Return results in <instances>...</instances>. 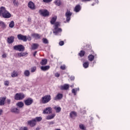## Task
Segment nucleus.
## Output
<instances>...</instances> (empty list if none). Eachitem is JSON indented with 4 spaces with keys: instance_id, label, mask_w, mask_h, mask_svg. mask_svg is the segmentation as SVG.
Listing matches in <instances>:
<instances>
[{
    "instance_id": "nucleus-45",
    "label": "nucleus",
    "mask_w": 130,
    "mask_h": 130,
    "mask_svg": "<svg viewBox=\"0 0 130 130\" xmlns=\"http://www.w3.org/2000/svg\"><path fill=\"white\" fill-rule=\"evenodd\" d=\"M20 130H28V127H21Z\"/></svg>"
},
{
    "instance_id": "nucleus-43",
    "label": "nucleus",
    "mask_w": 130,
    "mask_h": 130,
    "mask_svg": "<svg viewBox=\"0 0 130 130\" xmlns=\"http://www.w3.org/2000/svg\"><path fill=\"white\" fill-rule=\"evenodd\" d=\"M9 84H10V81H5L4 82L5 86H9Z\"/></svg>"
},
{
    "instance_id": "nucleus-28",
    "label": "nucleus",
    "mask_w": 130,
    "mask_h": 130,
    "mask_svg": "<svg viewBox=\"0 0 130 130\" xmlns=\"http://www.w3.org/2000/svg\"><path fill=\"white\" fill-rule=\"evenodd\" d=\"M40 63L42 66H45V64H47V59H43L40 62Z\"/></svg>"
},
{
    "instance_id": "nucleus-44",
    "label": "nucleus",
    "mask_w": 130,
    "mask_h": 130,
    "mask_svg": "<svg viewBox=\"0 0 130 130\" xmlns=\"http://www.w3.org/2000/svg\"><path fill=\"white\" fill-rule=\"evenodd\" d=\"M7 56H8V54H7V53H4L3 55H2V57L3 58H6Z\"/></svg>"
},
{
    "instance_id": "nucleus-49",
    "label": "nucleus",
    "mask_w": 130,
    "mask_h": 130,
    "mask_svg": "<svg viewBox=\"0 0 130 130\" xmlns=\"http://www.w3.org/2000/svg\"><path fill=\"white\" fill-rule=\"evenodd\" d=\"M60 75L58 73H57L55 74V76L56 77V78H59Z\"/></svg>"
},
{
    "instance_id": "nucleus-24",
    "label": "nucleus",
    "mask_w": 130,
    "mask_h": 130,
    "mask_svg": "<svg viewBox=\"0 0 130 130\" xmlns=\"http://www.w3.org/2000/svg\"><path fill=\"white\" fill-rule=\"evenodd\" d=\"M5 101H6V98H0V106L5 105Z\"/></svg>"
},
{
    "instance_id": "nucleus-54",
    "label": "nucleus",
    "mask_w": 130,
    "mask_h": 130,
    "mask_svg": "<svg viewBox=\"0 0 130 130\" xmlns=\"http://www.w3.org/2000/svg\"><path fill=\"white\" fill-rule=\"evenodd\" d=\"M37 53V51H35L33 54L34 56H36Z\"/></svg>"
},
{
    "instance_id": "nucleus-46",
    "label": "nucleus",
    "mask_w": 130,
    "mask_h": 130,
    "mask_svg": "<svg viewBox=\"0 0 130 130\" xmlns=\"http://www.w3.org/2000/svg\"><path fill=\"white\" fill-rule=\"evenodd\" d=\"M59 44L60 45V46H62V45L64 44V42H63V41H60L59 42Z\"/></svg>"
},
{
    "instance_id": "nucleus-57",
    "label": "nucleus",
    "mask_w": 130,
    "mask_h": 130,
    "mask_svg": "<svg viewBox=\"0 0 130 130\" xmlns=\"http://www.w3.org/2000/svg\"><path fill=\"white\" fill-rule=\"evenodd\" d=\"M96 3H97V4H98V3H99V1H98V0H97Z\"/></svg>"
},
{
    "instance_id": "nucleus-31",
    "label": "nucleus",
    "mask_w": 130,
    "mask_h": 130,
    "mask_svg": "<svg viewBox=\"0 0 130 130\" xmlns=\"http://www.w3.org/2000/svg\"><path fill=\"white\" fill-rule=\"evenodd\" d=\"M26 54H27V52H21L17 53V55L19 56V57L25 56Z\"/></svg>"
},
{
    "instance_id": "nucleus-61",
    "label": "nucleus",
    "mask_w": 130,
    "mask_h": 130,
    "mask_svg": "<svg viewBox=\"0 0 130 130\" xmlns=\"http://www.w3.org/2000/svg\"><path fill=\"white\" fill-rule=\"evenodd\" d=\"M10 100H8V102H10Z\"/></svg>"
},
{
    "instance_id": "nucleus-19",
    "label": "nucleus",
    "mask_w": 130,
    "mask_h": 130,
    "mask_svg": "<svg viewBox=\"0 0 130 130\" xmlns=\"http://www.w3.org/2000/svg\"><path fill=\"white\" fill-rule=\"evenodd\" d=\"M19 76V73H18L17 71H14L12 73H11V77L12 78H16Z\"/></svg>"
},
{
    "instance_id": "nucleus-8",
    "label": "nucleus",
    "mask_w": 130,
    "mask_h": 130,
    "mask_svg": "<svg viewBox=\"0 0 130 130\" xmlns=\"http://www.w3.org/2000/svg\"><path fill=\"white\" fill-rule=\"evenodd\" d=\"M43 114H51L52 113V108L51 107H47L43 111Z\"/></svg>"
},
{
    "instance_id": "nucleus-53",
    "label": "nucleus",
    "mask_w": 130,
    "mask_h": 130,
    "mask_svg": "<svg viewBox=\"0 0 130 130\" xmlns=\"http://www.w3.org/2000/svg\"><path fill=\"white\" fill-rule=\"evenodd\" d=\"M82 1V2H90L91 1V0H81Z\"/></svg>"
},
{
    "instance_id": "nucleus-26",
    "label": "nucleus",
    "mask_w": 130,
    "mask_h": 130,
    "mask_svg": "<svg viewBox=\"0 0 130 130\" xmlns=\"http://www.w3.org/2000/svg\"><path fill=\"white\" fill-rule=\"evenodd\" d=\"M94 58L95 56H94V55L92 54H90L88 56V60H89V61H93V60H94Z\"/></svg>"
},
{
    "instance_id": "nucleus-38",
    "label": "nucleus",
    "mask_w": 130,
    "mask_h": 130,
    "mask_svg": "<svg viewBox=\"0 0 130 130\" xmlns=\"http://www.w3.org/2000/svg\"><path fill=\"white\" fill-rule=\"evenodd\" d=\"M79 55L80 56H84V55H85V51H81L80 52V53H79Z\"/></svg>"
},
{
    "instance_id": "nucleus-58",
    "label": "nucleus",
    "mask_w": 130,
    "mask_h": 130,
    "mask_svg": "<svg viewBox=\"0 0 130 130\" xmlns=\"http://www.w3.org/2000/svg\"><path fill=\"white\" fill-rule=\"evenodd\" d=\"M93 63H96V61H93Z\"/></svg>"
},
{
    "instance_id": "nucleus-10",
    "label": "nucleus",
    "mask_w": 130,
    "mask_h": 130,
    "mask_svg": "<svg viewBox=\"0 0 130 130\" xmlns=\"http://www.w3.org/2000/svg\"><path fill=\"white\" fill-rule=\"evenodd\" d=\"M17 38L19 39V40H22L24 42H26V41H27V36H23L22 35L19 34L17 36Z\"/></svg>"
},
{
    "instance_id": "nucleus-27",
    "label": "nucleus",
    "mask_w": 130,
    "mask_h": 130,
    "mask_svg": "<svg viewBox=\"0 0 130 130\" xmlns=\"http://www.w3.org/2000/svg\"><path fill=\"white\" fill-rule=\"evenodd\" d=\"M24 75L25 77H29L30 76V71L26 70L24 72Z\"/></svg>"
},
{
    "instance_id": "nucleus-34",
    "label": "nucleus",
    "mask_w": 130,
    "mask_h": 130,
    "mask_svg": "<svg viewBox=\"0 0 130 130\" xmlns=\"http://www.w3.org/2000/svg\"><path fill=\"white\" fill-rule=\"evenodd\" d=\"M83 66L84 69H87V68L89 67V62L88 61L85 62L84 63H83Z\"/></svg>"
},
{
    "instance_id": "nucleus-13",
    "label": "nucleus",
    "mask_w": 130,
    "mask_h": 130,
    "mask_svg": "<svg viewBox=\"0 0 130 130\" xmlns=\"http://www.w3.org/2000/svg\"><path fill=\"white\" fill-rule=\"evenodd\" d=\"M28 7L31 10H35V9H36V8H35V4H34V3L32 1H30L28 3Z\"/></svg>"
},
{
    "instance_id": "nucleus-30",
    "label": "nucleus",
    "mask_w": 130,
    "mask_h": 130,
    "mask_svg": "<svg viewBox=\"0 0 130 130\" xmlns=\"http://www.w3.org/2000/svg\"><path fill=\"white\" fill-rule=\"evenodd\" d=\"M17 106L19 108H22L24 106V103L22 102H19L16 104Z\"/></svg>"
},
{
    "instance_id": "nucleus-21",
    "label": "nucleus",
    "mask_w": 130,
    "mask_h": 130,
    "mask_svg": "<svg viewBox=\"0 0 130 130\" xmlns=\"http://www.w3.org/2000/svg\"><path fill=\"white\" fill-rule=\"evenodd\" d=\"M54 109L55 110L56 113H59L61 111V108L60 107L55 106L54 107Z\"/></svg>"
},
{
    "instance_id": "nucleus-47",
    "label": "nucleus",
    "mask_w": 130,
    "mask_h": 130,
    "mask_svg": "<svg viewBox=\"0 0 130 130\" xmlns=\"http://www.w3.org/2000/svg\"><path fill=\"white\" fill-rule=\"evenodd\" d=\"M61 70H66V65H62L60 67Z\"/></svg>"
},
{
    "instance_id": "nucleus-52",
    "label": "nucleus",
    "mask_w": 130,
    "mask_h": 130,
    "mask_svg": "<svg viewBox=\"0 0 130 130\" xmlns=\"http://www.w3.org/2000/svg\"><path fill=\"white\" fill-rule=\"evenodd\" d=\"M3 114V110L2 109H0V115H2Z\"/></svg>"
},
{
    "instance_id": "nucleus-60",
    "label": "nucleus",
    "mask_w": 130,
    "mask_h": 130,
    "mask_svg": "<svg viewBox=\"0 0 130 130\" xmlns=\"http://www.w3.org/2000/svg\"><path fill=\"white\" fill-rule=\"evenodd\" d=\"M95 5L94 3L92 4V6H94Z\"/></svg>"
},
{
    "instance_id": "nucleus-11",
    "label": "nucleus",
    "mask_w": 130,
    "mask_h": 130,
    "mask_svg": "<svg viewBox=\"0 0 130 130\" xmlns=\"http://www.w3.org/2000/svg\"><path fill=\"white\" fill-rule=\"evenodd\" d=\"M27 124L30 125L31 127H34V126L36 125V121L34 119H32V120L27 121Z\"/></svg>"
},
{
    "instance_id": "nucleus-7",
    "label": "nucleus",
    "mask_w": 130,
    "mask_h": 130,
    "mask_svg": "<svg viewBox=\"0 0 130 130\" xmlns=\"http://www.w3.org/2000/svg\"><path fill=\"white\" fill-rule=\"evenodd\" d=\"M72 15H73V13L71 12L70 10H67L65 14L67 22H70V21H71V17H72Z\"/></svg>"
},
{
    "instance_id": "nucleus-55",
    "label": "nucleus",
    "mask_w": 130,
    "mask_h": 130,
    "mask_svg": "<svg viewBox=\"0 0 130 130\" xmlns=\"http://www.w3.org/2000/svg\"><path fill=\"white\" fill-rule=\"evenodd\" d=\"M36 130H39V127H37L36 128Z\"/></svg>"
},
{
    "instance_id": "nucleus-29",
    "label": "nucleus",
    "mask_w": 130,
    "mask_h": 130,
    "mask_svg": "<svg viewBox=\"0 0 130 130\" xmlns=\"http://www.w3.org/2000/svg\"><path fill=\"white\" fill-rule=\"evenodd\" d=\"M32 37L35 38L36 39H40V35L38 34H34L32 35Z\"/></svg>"
},
{
    "instance_id": "nucleus-56",
    "label": "nucleus",
    "mask_w": 130,
    "mask_h": 130,
    "mask_svg": "<svg viewBox=\"0 0 130 130\" xmlns=\"http://www.w3.org/2000/svg\"><path fill=\"white\" fill-rule=\"evenodd\" d=\"M71 88H74V85L71 86Z\"/></svg>"
},
{
    "instance_id": "nucleus-51",
    "label": "nucleus",
    "mask_w": 130,
    "mask_h": 130,
    "mask_svg": "<svg viewBox=\"0 0 130 130\" xmlns=\"http://www.w3.org/2000/svg\"><path fill=\"white\" fill-rule=\"evenodd\" d=\"M70 80H71V81H73V80H75V77H74V76H71V77H70Z\"/></svg>"
},
{
    "instance_id": "nucleus-20",
    "label": "nucleus",
    "mask_w": 130,
    "mask_h": 130,
    "mask_svg": "<svg viewBox=\"0 0 130 130\" xmlns=\"http://www.w3.org/2000/svg\"><path fill=\"white\" fill-rule=\"evenodd\" d=\"M70 116L71 118H74L77 116V113L75 111H72L70 114Z\"/></svg>"
},
{
    "instance_id": "nucleus-50",
    "label": "nucleus",
    "mask_w": 130,
    "mask_h": 130,
    "mask_svg": "<svg viewBox=\"0 0 130 130\" xmlns=\"http://www.w3.org/2000/svg\"><path fill=\"white\" fill-rule=\"evenodd\" d=\"M27 40H28V41H31V37L30 36L26 37Z\"/></svg>"
},
{
    "instance_id": "nucleus-2",
    "label": "nucleus",
    "mask_w": 130,
    "mask_h": 130,
    "mask_svg": "<svg viewBox=\"0 0 130 130\" xmlns=\"http://www.w3.org/2000/svg\"><path fill=\"white\" fill-rule=\"evenodd\" d=\"M54 29L53 30V33L55 35H59L60 33H61V28H58L59 27V22H56L54 24Z\"/></svg>"
},
{
    "instance_id": "nucleus-16",
    "label": "nucleus",
    "mask_w": 130,
    "mask_h": 130,
    "mask_svg": "<svg viewBox=\"0 0 130 130\" xmlns=\"http://www.w3.org/2000/svg\"><path fill=\"white\" fill-rule=\"evenodd\" d=\"M50 69V66H42L41 67V70L43 72H46V71H48V70Z\"/></svg>"
},
{
    "instance_id": "nucleus-35",
    "label": "nucleus",
    "mask_w": 130,
    "mask_h": 130,
    "mask_svg": "<svg viewBox=\"0 0 130 130\" xmlns=\"http://www.w3.org/2000/svg\"><path fill=\"white\" fill-rule=\"evenodd\" d=\"M15 26V22L14 21H11L9 23V27L10 28H14Z\"/></svg>"
},
{
    "instance_id": "nucleus-3",
    "label": "nucleus",
    "mask_w": 130,
    "mask_h": 130,
    "mask_svg": "<svg viewBox=\"0 0 130 130\" xmlns=\"http://www.w3.org/2000/svg\"><path fill=\"white\" fill-rule=\"evenodd\" d=\"M51 100V96L50 95H46L42 98V103L46 104Z\"/></svg>"
},
{
    "instance_id": "nucleus-48",
    "label": "nucleus",
    "mask_w": 130,
    "mask_h": 130,
    "mask_svg": "<svg viewBox=\"0 0 130 130\" xmlns=\"http://www.w3.org/2000/svg\"><path fill=\"white\" fill-rule=\"evenodd\" d=\"M52 0H43L44 3H50Z\"/></svg>"
},
{
    "instance_id": "nucleus-42",
    "label": "nucleus",
    "mask_w": 130,
    "mask_h": 130,
    "mask_svg": "<svg viewBox=\"0 0 130 130\" xmlns=\"http://www.w3.org/2000/svg\"><path fill=\"white\" fill-rule=\"evenodd\" d=\"M79 127L80 129H85V126L83 124H80Z\"/></svg>"
},
{
    "instance_id": "nucleus-40",
    "label": "nucleus",
    "mask_w": 130,
    "mask_h": 130,
    "mask_svg": "<svg viewBox=\"0 0 130 130\" xmlns=\"http://www.w3.org/2000/svg\"><path fill=\"white\" fill-rule=\"evenodd\" d=\"M43 43L45 44H47L48 43V40H47V39L43 38L42 39Z\"/></svg>"
},
{
    "instance_id": "nucleus-36",
    "label": "nucleus",
    "mask_w": 130,
    "mask_h": 130,
    "mask_svg": "<svg viewBox=\"0 0 130 130\" xmlns=\"http://www.w3.org/2000/svg\"><path fill=\"white\" fill-rule=\"evenodd\" d=\"M55 21H56V16L52 17V18L51 20V24H52V25H53V24H54V23H55Z\"/></svg>"
},
{
    "instance_id": "nucleus-41",
    "label": "nucleus",
    "mask_w": 130,
    "mask_h": 130,
    "mask_svg": "<svg viewBox=\"0 0 130 130\" xmlns=\"http://www.w3.org/2000/svg\"><path fill=\"white\" fill-rule=\"evenodd\" d=\"M13 4L15 7H18L19 5V3H18V2L16 1V0L13 1Z\"/></svg>"
},
{
    "instance_id": "nucleus-32",
    "label": "nucleus",
    "mask_w": 130,
    "mask_h": 130,
    "mask_svg": "<svg viewBox=\"0 0 130 130\" xmlns=\"http://www.w3.org/2000/svg\"><path fill=\"white\" fill-rule=\"evenodd\" d=\"M79 88H73L72 90V93L74 94L75 95H77V91H79Z\"/></svg>"
},
{
    "instance_id": "nucleus-15",
    "label": "nucleus",
    "mask_w": 130,
    "mask_h": 130,
    "mask_svg": "<svg viewBox=\"0 0 130 130\" xmlns=\"http://www.w3.org/2000/svg\"><path fill=\"white\" fill-rule=\"evenodd\" d=\"M55 114H52L51 115H49L46 116V119L47 120H50L51 119H53L54 117H55Z\"/></svg>"
},
{
    "instance_id": "nucleus-9",
    "label": "nucleus",
    "mask_w": 130,
    "mask_h": 130,
    "mask_svg": "<svg viewBox=\"0 0 130 130\" xmlns=\"http://www.w3.org/2000/svg\"><path fill=\"white\" fill-rule=\"evenodd\" d=\"M24 104L26 106H29L33 103V99L31 98H28L24 101Z\"/></svg>"
},
{
    "instance_id": "nucleus-37",
    "label": "nucleus",
    "mask_w": 130,
    "mask_h": 130,
    "mask_svg": "<svg viewBox=\"0 0 130 130\" xmlns=\"http://www.w3.org/2000/svg\"><path fill=\"white\" fill-rule=\"evenodd\" d=\"M36 67H32L31 69H30V72L31 73H35V72H36Z\"/></svg>"
},
{
    "instance_id": "nucleus-22",
    "label": "nucleus",
    "mask_w": 130,
    "mask_h": 130,
    "mask_svg": "<svg viewBox=\"0 0 130 130\" xmlns=\"http://www.w3.org/2000/svg\"><path fill=\"white\" fill-rule=\"evenodd\" d=\"M14 38L13 36L8 38V42L9 44L13 43L14 42Z\"/></svg>"
},
{
    "instance_id": "nucleus-59",
    "label": "nucleus",
    "mask_w": 130,
    "mask_h": 130,
    "mask_svg": "<svg viewBox=\"0 0 130 130\" xmlns=\"http://www.w3.org/2000/svg\"><path fill=\"white\" fill-rule=\"evenodd\" d=\"M50 123L52 124H53V122H51Z\"/></svg>"
},
{
    "instance_id": "nucleus-1",
    "label": "nucleus",
    "mask_w": 130,
    "mask_h": 130,
    "mask_svg": "<svg viewBox=\"0 0 130 130\" xmlns=\"http://www.w3.org/2000/svg\"><path fill=\"white\" fill-rule=\"evenodd\" d=\"M0 16H2L3 18H5L6 19L11 18V14H10V12L7 11V10H6V8L4 7H2L0 8Z\"/></svg>"
},
{
    "instance_id": "nucleus-12",
    "label": "nucleus",
    "mask_w": 130,
    "mask_h": 130,
    "mask_svg": "<svg viewBox=\"0 0 130 130\" xmlns=\"http://www.w3.org/2000/svg\"><path fill=\"white\" fill-rule=\"evenodd\" d=\"M11 111L12 113H15V114H19L20 113V110L18 108L14 107L11 108Z\"/></svg>"
},
{
    "instance_id": "nucleus-17",
    "label": "nucleus",
    "mask_w": 130,
    "mask_h": 130,
    "mask_svg": "<svg viewBox=\"0 0 130 130\" xmlns=\"http://www.w3.org/2000/svg\"><path fill=\"white\" fill-rule=\"evenodd\" d=\"M81 6L80 5H78L75 7L74 11V12H76V13H79V12L81 11Z\"/></svg>"
},
{
    "instance_id": "nucleus-14",
    "label": "nucleus",
    "mask_w": 130,
    "mask_h": 130,
    "mask_svg": "<svg viewBox=\"0 0 130 130\" xmlns=\"http://www.w3.org/2000/svg\"><path fill=\"white\" fill-rule=\"evenodd\" d=\"M63 95L61 93H58L56 96L54 98V100H60L62 99Z\"/></svg>"
},
{
    "instance_id": "nucleus-23",
    "label": "nucleus",
    "mask_w": 130,
    "mask_h": 130,
    "mask_svg": "<svg viewBox=\"0 0 130 130\" xmlns=\"http://www.w3.org/2000/svg\"><path fill=\"white\" fill-rule=\"evenodd\" d=\"M39 46V45L38 44H32L31 46V49L33 50H35L36 49H37Z\"/></svg>"
},
{
    "instance_id": "nucleus-4",
    "label": "nucleus",
    "mask_w": 130,
    "mask_h": 130,
    "mask_svg": "<svg viewBox=\"0 0 130 130\" xmlns=\"http://www.w3.org/2000/svg\"><path fill=\"white\" fill-rule=\"evenodd\" d=\"M25 98V95L23 93H17L15 94L14 99L15 100H22Z\"/></svg>"
},
{
    "instance_id": "nucleus-5",
    "label": "nucleus",
    "mask_w": 130,
    "mask_h": 130,
    "mask_svg": "<svg viewBox=\"0 0 130 130\" xmlns=\"http://www.w3.org/2000/svg\"><path fill=\"white\" fill-rule=\"evenodd\" d=\"M14 50H18V51H24L25 50V47L22 45H16L13 47Z\"/></svg>"
},
{
    "instance_id": "nucleus-6",
    "label": "nucleus",
    "mask_w": 130,
    "mask_h": 130,
    "mask_svg": "<svg viewBox=\"0 0 130 130\" xmlns=\"http://www.w3.org/2000/svg\"><path fill=\"white\" fill-rule=\"evenodd\" d=\"M39 14L43 17H47V16H49V12L47 10H40L39 11Z\"/></svg>"
},
{
    "instance_id": "nucleus-25",
    "label": "nucleus",
    "mask_w": 130,
    "mask_h": 130,
    "mask_svg": "<svg viewBox=\"0 0 130 130\" xmlns=\"http://www.w3.org/2000/svg\"><path fill=\"white\" fill-rule=\"evenodd\" d=\"M54 4H55L56 6L59 7V6L61 5V1H60V0H55L54 2Z\"/></svg>"
},
{
    "instance_id": "nucleus-18",
    "label": "nucleus",
    "mask_w": 130,
    "mask_h": 130,
    "mask_svg": "<svg viewBox=\"0 0 130 130\" xmlns=\"http://www.w3.org/2000/svg\"><path fill=\"white\" fill-rule=\"evenodd\" d=\"M70 88V85L68 84H65L60 86L61 90H68Z\"/></svg>"
},
{
    "instance_id": "nucleus-33",
    "label": "nucleus",
    "mask_w": 130,
    "mask_h": 130,
    "mask_svg": "<svg viewBox=\"0 0 130 130\" xmlns=\"http://www.w3.org/2000/svg\"><path fill=\"white\" fill-rule=\"evenodd\" d=\"M35 121H36V122L38 121V122H39V121H41L42 120V117H37L35 118L34 119Z\"/></svg>"
},
{
    "instance_id": "nucleus-39",
    "label": "nucleus",
    "mask_w": 130,
    "mask_h": 130,
    "mask_svg": "<svg viewBox=\"0 0 130 130\" xmlns=\"http://www.w3.org/2000/svg\"><path fill=\"white\" fill-rule=\"evenodd\" d=\"M0 26H2L3 28H6V24L3 21H0Z\"/></svg>"
}]
</instances>
